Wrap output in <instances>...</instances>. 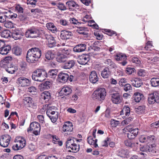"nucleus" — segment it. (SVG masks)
Here are the masks:
<instances>
[{
  "mask_svg": "<svg viewBox=\"0 0 159 159\" xmlns=\"http://www.w3.org/2000/svg\"><path fill=\"white\" fill-rule=\"evenodd\" d=\"M135 71L134 68L128 67L126 68L125 72L127 75H130L134 73Z\"/></svg>",
  "mask_w": 159,
  "mask_h": 159,
  "instance_id": "603ef678",
  "label": "nucleus"
},
{
  "mask_svg": "<svg viewBox=\"0 0 159 159\" xmlns=\"http://www.w3.org/2000/svg\"><path fill=\"white\" fill-rule=\"evenodd\" d=\"M148 102L150 104L159 102V92L154 91L149 94Z\"/></svg>",
  "mask_w": 159,
  "mask_h": 159,
  "instance_id": "39448f33",
  "label": "nucleus"
},
{
  "mask_svg": "<svg viewBox=\"0 0 159 159\" xmlns=\"http://www.w3.org/2000/svg\"><path fill=\"white\" fill-rule=\"evenodd\" d=\"M13 53L16 56H20L22 53V49L18 46H15L12 49Z\"/></svg>",
  "mask_w": 159,
  "mask_h": 159,
  "instance_id": "58836bf2",
  "label": "nucleus"
},
{
  "mask_svg": "<svg viewBox=\"0 0 159 159\" xmlns=\"http://www.w3.org/2000/svg\"><path fill=\"white\" fill-rule=\"evenodd\" d=\"M72 92V90L70 87L64 86L61 89L59 92V94L60 96H62V98H63L65 97V96H67L70 94Z\"/></svg>",
  "mask_w": 159,
  "mask_h": 159,
  "instance_id": "f8f14e48",
  "label": "nucleus"
},
{
  "mask_svg": "<svg viewBox=\"0 0 159 159\" xmlns=\"http://www.w3.org/2000/svg\"><path fill=\"white\" fill-rule=\"evenodd\" d=\"M52 85V83L49 81H46L41 84L39 88L40 91H42L45 89H48Z\"/></svg>",
  "mask_w": 159,
  "mask_h": 159,
  "instance_id": "b1692460",
  "label": "nucleus"
},
{
  "mask_svg": "<svg viewBox=\"0 0 159 159\" xmlns=\"http://www.w3.org/2000/svg\"><path fill=\"white\" fill-rule=\"evenodd\" d=\"M76 141V139L74 138H69L68 139L66 142V147L67 148L69 149L71 147L75 145Z\"/></svg>",
  "mask_w": 159,
  "mask_h": 159,
  "instance_id": "bb28decb",
  "label": "nucleus"
},
{
  "mask_svg": "<svg viewBox=\"0 0 159 159\" xmlns=\"http://www.w3.org/2000/svg\"><path fill=\"white\" fill-rule=\"evenodd\" d=\"M102 30V32H103L105 33L108 35L110 36H116L117 35L116 32L109 29H104Z\"/></svg>",
  "mask_w": 159,
  "mask_h": 159,
  "instance_id": "a19ab883",
  "label": "nucleus"
},
{
  "mask_svg": "<svg viewBox=\"0 0 159 159\" xmlns=\"http://www.w3.org/2000/svg\"><path fill=\"white\" fill-rule=\"evenodd\" d=\"M139 140L140 142L142 143L148 142L147 136L145 135H141L139 138Z\"/></svg>",
  "mask_w": 159,
  "mask_h": 159,
  "instance_id": "e2e57ef3",
  "label": "nucleus"
},
{
  "mask_svg": "<svg viewBox=\"0 0 159 159\" xmlns=\"http://www.w3.org/2000/svg\"><path fill=\"white\" fill-rule=\"evenodd\" d=\"M61 51L63 54L65 55L66 56L71 55V50L70 49H68L66 48H63Z\"/></svg>",
  "mask_w": 159,
  "mask_h": 159,
  "instance_id": "bf43d9fd",
  "label": "nucleus"
},
{
  "mask_svg": "<svg viewBox=\"0 0 159 159\" xmlns=\"http://www.w3.org/2000/svg\"><path fill=\"white\" fill-rule=\"evenodd\" d=\"M130 112V109L129 107L126 106H125L123 109L120 111V114H124L125 115V116L127 117L129 116Z\"/></svg>",
  "mask_w": 159,
  "mask_h": 159,
  "instance_id": "f704fd0d",
  "label": "nucleus"
},
{
  "mask_svg": "<svg viewBox=\"0 0 159 159\" xmlns=\"http://www.w3.org/2000/svg\"><path fill=\"white\" fill-rule=\"evenodd\" d=\"M52 122L55 123L56 121L58 118V113L57 112L54 114L52 115L48 116Z\"/></svg>",
  "mask_w": 159,
  "mask_h": 159,
  "instance_id": "de8ad7c7",
  "label": "nucleus"
},
{
  "mask_svg": "<svg viewBox=\"0 0 159 159\" xmlns=\"http://www.w3.org/2000/svg\"><path fill=\"white\" fill-rule=\"evenodd\" d=\"M46 26L48 30H51L52 33H55L57 31L56 27L52 23H48L46 25Z\"/></svg>",
  "mask_w": 159,
  "mask_h": 159,
  "instance_id": "72a5a7b5",
  "label": "nucleus"
},
{
  "mask_svg": "<svg viewBox=\"0 0 159 159\" xmlns=\"http://www.w3.org/2000/svg\"><path fill=\"white\" fill-rule=\"evenodd\" d=\"M75 64V61L73 60L66 61L63 65V68L65 69H70L74 66Z\"/></svg>",
  "mask_w": 159,
  "mask_h": 159,
  "instance_id": "2f4dec72",
  "label": "nucleus"
},
{
  "mask_svg": "<svg viewBox=\"0 0 159 159\" xmlns=\"http://www.w3.org/2000/svg\"><path fill=\"white\" fill-rule=\"evenodd\" d=\"M53 109L54 108H52V107H49L48 108L46 111V114L48 116L53 114L54 115V114L57 112L56 111L53 110Z\"/></svg>",
  "mask_w": 159,
  "mask_h": 159,
  "instance_id": "864d4df0",
  "label": "nucleus"
},
{
  "mask_svg": "<svg viewBox=\"0 0 159 159\" xmlns=\"http://www.w3.org/2000/svg\"><path fill=\"white\" fill-rule=\"evenodd\" d=\"M135 101L136 102H139L142 99L144 98L143 95L141 93L138 92H135L134 95Z\"/></svg>",
  "mask_w": 159,
  "mask_h": 159,
  "instance_id": "c756f323",
  "label": "nucleus"
},
{
  "mask_svg": "<svg viewBox=\"0 0 159 159\" xmlns=\"http://www.w3.org/2000/svg\"><path fill=\"white\" fill-rule=\"evenodd\" d=\"M11 47L10 45L6 43L5 45L0 50L1 54L4 55L7 54L11 50Z\"/></svg>",
  "mask_w": 159,
  "mask_h": 159,
  "instance_id": "5701e85b",
  "label": "nucleus"
},
{
  "mask_svg": "<svg viewBox=\"0 0 159 159\" xmlns=\"http://www.w3.org/2000/svg\"><path fill=\"white\" fill-rule=\"evenodd\" d=\"M15 142L17 143L20 148H23L26 145V140L24 138L21 137H16Z\"/></svg>",
  "mask_w": 159,
  "mask_h": 159,
  "instance_id": "6ab92c4d",
  "label": "nucleus"
},
{
  "mask_svg": "<svg viewBox=\"0 0 159 159\" xmlns=\"http://www.w3.org/2000/svg\"><path fill=\"white\" fill-rule=\"evenodd\" d=\"M54 57V54L51 51H48L46 53V58L48 60L52 59Z\"/></svg>",
  "mask_w": 159,
  "mask_h": 159,
  "instance_id": "79ce46f5",
  "label": "nucleus"
},
{
  "mask_svg": "<svg viewBox=\"0 0 159 159\" xmlns=\"http://www.w3.org/2000/svg\"><path fill=\"white\" fill-rule=\"evenodd\" d=\"M42 52L38 48H32L29 49L27 53L26 60L29 63H34L38 61L41 56Z\"/></svg>",
  "mask_w": 159,
  "mask_h": 159,
  "instance_id": "f03ea898",
  "label": "nucleus"
},
{
  "mask_svg": "<svg viewBox=\"0 0 159 159\" xmlns=\"http://www.w3.org/2000/svg\"><path fill=\"white\" fill-rule=\"evenodd\" d=\"M101 74L103 78H108L111 74V72L109 68L108 67H105L101 71Z\"/></svg>",
  "mask_w": 159,
  "mask_h": 159,
  "instance_id": "a878e982",
  "label": "nucleus"
},
{
  "mask_svg": "<svg viewBox=\"0 0 159 159\" xmlns=\"http://www.w3.org/2000/svg\"><path fill=\"white\" fill-rule=\"evenodd\" d=\"M124 90L126 92L130 91L132 89L131 85L129 84H126L123 86Z\"/></svg>",
  "mask_w": 159,
  "mask_h": 159,
  "instance_id": "680f3d73",
  "label": "nucleus"
},
{
  "mask_svg": "<svg viewBox=\"0 0 159 159\" xmlns=\"http://www.w3.org/2000/svg\"><path fill=\"white\" fill-rule=\"evenodd\" d=\"M69 78V75L66 73H60L58 75V80L61 83H65Z\"/></svg>",
  "mask_w": 159,
  "mask_h": 159,
  "instance_id": "aec40b11",
  "label": "nucleus"
},
{
  "mask_svg": "<svg viewBox=\"0 0 159 159\" xmlns=\"http://www.w3.org/2000/svg\"><path fill=\"white\" fill-rule=\"evenodd\" d=\"M5 22L4 26L6 28H11L13 27V24L11 21H7Z\"/></svg>",
  "mask_w": 159,
  "mask_h": 159,
  "instance_id": "774afa93",
  "label": "nucleus"
},
{
  "mask_svg": "<svg viewBox=\"0 0 159 159\" xmlns=\"http://www.w3.org/2000/svg\"><path fill=\"white\" fill-rule=\"evenodd\" d=\"M70 150H68L69 152H72L73 153H76L78 152L80 149V145L77 143L75 144V145L69 148Z\"/></svg>",
  "mask_w": 159,
  "mask_h": 159,
  "instance_id": "e433bc0d",
  "label": "nucleus"
},
{
  "mask_svg": "<svg viewBox=\"0 0 159 159\" xmlns=\"http://www.w3.org/2000/svg\"><path fill=\"white\" fill-rule=\"evenodd\" d=\"M140 150L142 152H150L151 151V150L150 149V148L148 145H146L140 148Z\"/></svg>",
  "mask_w": 159,
  "mask_h": 159,
  "instance_id": "052dcab7",
  "label": "nucleus"
},
{
  "mask_svg": "<svg viewBox=\"0 0 159 159\" xmlns=\"http://www.w3.org/2000/svg\"><path fill=\"white\" fill-rule=\"evenodd\" d=\"M12 38L15 40L20 39L21 38V32L19 30L15 29L12 32Z\"/></svg>",
  "mask_w": 159,
  "mask_h": 159,
  "instance_id": "c85d7f7f",
  "label": "nucleus"
},
{
  "mask_svg": "<svg viewBox=\"0 0 159 159\" xmlns=\"http://www.w3.org/2000/svg\"><path fill=\"white\" fill-rule=\"evenodd\" d=\"M88 28L85 27H77V31L79 34L84 35L87 34Z\"/></svg>",
  "mask_w": 159,
  "mask_h": 159,
  "instance_id": "c9c22d12",
  "label": "nucleus"
},
{
  "mask_svg": "<svg viewBox=\"0 0 159 159\" xmlns=\"http://www.w3.org/2000/svg\"><path fill=\"white\" fill-rule=\"evenodd\" d=\"M16 82L19 86L24 87L29 86L31 83V81L25 77H21L17 79Z\"/></svg>",
  "mask_w": 159,
  "mask_h": 159,
  "instance_id": "9d476101",
  "label": "nucleus"
},
{
  "mask_svg": "<svg viewBox=\"0 0 159 159\" xmlns=\"http://www.w3.org/2000/svg\"><path fill=\"white\" fill-rule=\"evenodd\" d=\"M28 131H33V133L35 135L40 134V124L38 122L34 121L31 123L29 128H28Z\"/></svg>",
  "mask_w": 159,
  "mask_h": 159,
  "instance_id": "423d86ee",
  "label": "nucleus"
},
{
  "mask_svg": "<svg viewBox=\"0 0 159 159\" xmlns=\"http://www.w3.org/2000/svg\"><path fill=\"white\" fill-rule=\"evenodd\" d=\"M10 32L7 30L3 31L1 34V36L4 38H7L10 36Z\"/></svg>",
  "mask_w": 159,
  "mask_h": 159,
  "instance_id": "3c124183",
  "label": "nucleus"
},
{
  "mask_svg": "<svg viewBox=\"0 0 159 159\" xmlns=\"http://www.w3.org/2000/svg\"><path fill=\"white\" fill-rule=\"evenodd\" d=\"M129 80L132 85L134 87L139 88L143 84L142 80L139 78H133L130 79Z\"/></svg>",
  "mask_w": 159,
  "mask_h": 159,
  "instance_id": "a211bd4d",
  "label": "nucleus"
},
{
  "mask_svg": "<svg viewBox=\"0 0 159 159\" xmlns=\"http://www.w3.org/2000/svg\"><path fill=\"white\" fill-rule=\"evenodd\" d=\"M145 106L143 105L139 106L136 109V112L139 114L143 113L145 112Z\"/></svg>",
  "mask_w": 159,
  "mask_h": 159,
  "instance_id": "c03bdc74",
  "label": "nucleus"
},
{
  "mask_svg": "<svg viewBox=\"0 0 159 159\" xmlns=\"http://www.w3.org/2000/svg\"><path fill=\"white\" fill-rule=\"evenodd\" d=\"M89 60V56L87 54H84L79 57L77 61L80 64L85 65L88 63Z\"/></svg>",
  "mask_w": 159,
  "mask_h": 159,
  "instance_id": "4468645a",
  "label": "nucleus"
},
{
  "mask_svg": "<svg viewBox=\"0 0 159 159\" xmlns=\"http://www.w3.org/2000/svg\"><path fill=\"white\" fill-rule=\"evenodd\" d=\"M28 92L30 93V95H35L37 93V89L34 86H31L28 88Z\"/></svg>",
  "mask_w": 159,
  "mask_h": 159,
  "instance_id": "09e8293b",
  "label": "nucleus"
},
{
  "mask_svg": "<svg viewBox=\"0 0 159 159\" xmlns=\"http://www.w3.org/2000/svg\"><path fill=\"white\" fill-rule=\"evenodd\" d=\"M57 6L58 8L61 11H65L67 9L65 5L64 4L61 2H59L57 3Z\"/></svg>",
  "mask_w": 159,
  "mask_h": 159,
  "instance_id": "6e6d98bb",
  "label": "nucleus"
},
{
  "mask_svg": "<svg viewBox=\"0 0 159 159\" xmlns=\"http://www.w3.org/2000/svg\"><path fill=\"white\" fill-rule=\"evenodd\" d=\"M128 153L127 151L123 149H121L119 151L118 155L120 157L125 158L127 157Z\"/></svg>",
  "mask_w": 159,
  "mask_h": 159,
  "instance_id": "49530a36",
  "label": "nucleus"
},
{
  "mask_svg": "<svg viewBox=\"0 0 159 159\" xmlns=\"http://www.w3.org/2000/svg\"><path fill=\"white\" fill-rule=\"evenodd\" d=\"M98 140L96 139L94 140L92 136H89L87 138V142L90 145H93V147L97 148L98 147L97 143Z\"/></svg>",
  "mask_w": 159,
  "mask_h": 159,
  "instance_id": "473e14b6",
  "label": "nucleus"
},
{
  "mask_svg": "<svg viewBox=\"0 0 159 159\" xmlns=\"http://www.w3.org/2000/svg\"><path fill=\"white\" fill-rule=\"evenodd\" d=\"M18 18L20 21H22L27 20L28 18L26 15L23 13L20 14L19 15Z\"/></svg>",
  "mask_w": 159,
  "mask_h": 159,
  "instance_id": "5fc2aeb1",
  "label": "nucleus"
},
{
  "mask_svg": "<svg viewBox=\"0 0 159 159\" xmlns=\"http://www.w3.org/2000/svg\"><path fill=\"white\" fill-rule=\"evenodd\" d=\"M114 57L116 61H121L120 63L122 66H124L127 64V57L125 54L120 53L116 54Z\"/></svg>",
  "mask_w": 159,
  "mask_h": 159,
  "instance_id": "1a4fd4ad",
  "label": "nucleus"
},
{
  "mask_svg": "<svg viewBox=\"0 0 159 159\" xmlns=\"http://www.w3.org/2000/svg\"><path fill=\"white\" fill-rule=\"evenodd\" d=\"M57 74V71L56 70H50L47 74L44 69H37L33 72L32 78L34 80L41 82L45 80L48 76L50 78H55Z\"/></svg>",
  "mask_w": 159,
  "mask_h": 159,
  "instance_id": "f257e3e1",
  "label": "nucleus"
},
{
  "mask_svg": "<svg viewBox=\"0 0 159 159\" xmlns=\"http://www.w3.org/2000/svg\"><path fill=\"white\" fill-rule=\"evenodd\" d=\"M11 139V136L8 134L2 135L0 138V145L3 148L8 147Z\"/></svg>",
  "mask_w": 159,
  "mask_h": 159,
  "instance_id": "6e6552de",
  "label": "nucleus"
},
{
  "mask_svg": "<svg viewBox=\"0 0 159 159\" xmlns=\"http://www.w3.org/2000/svg\"><path fill=\"white\" fill-rule=\"evenodd\" d=\"M66 56L63 54H61L57 56L56 58L57 61L59 62H64L66 61Z\"/></svg>",
  "mask_w": 159,
  "mask_h": 159,
  "instance_id": "37998d69",
  "label": "nucleus"
},
{
  "mask_svg": "<svg viewBox=\"0 0 159 159\" xmlns=\"http://www.w3.org/2000/svg\"><path fill=\"white\" fill-rule=\"evenodd\" d=\"M24 102L28 107L33 109L37 108V104L35 102L33 98L30 97H25L24 98Z\"/></svg>",
  "mask_w": 159,
  "mask_h": 159,
  "instance_id": "9b49d317",
  "label": "nucleus"
},
{
  "mask_svg": "<svg viewBox=\"0 0 159 159\" xmlns=\"http://www.w3.org/2000/svg\"><path fill=\"white\" fill-rule=\"evenodd\" d=\"M51 94L49 91H44L41 94V98L45 101H48L51 98Z\"/></svg>",
  "mask_w": 159,
  "mask_h": 159,
  "instance_id": "7c9ffc66",
  "label": "nucleus"
},
{
  "mask_svg": "<svg viewBox=\"0 0 159 159\" xmlns=\"http://www.w3.org/2000/svg\"><path fill=\"white\" fill-rule=\"evenodd\" d=\"M152 46V42L150 41H148L146 44L144 48V49L146 51H148Z\"/></svg>",
  "mask_w": 159,
  "mask_h": 159,
  "instance_id": "69168bd1",
  "label": "nucleus"
},
{
  "mask_svg": "<svg viewBox=\"0 0 159 159\" xmlns=\"http://www.w3.org/2000/svg\"><path fill=\"white\" fill-rule=\"evenodd\" d=\"M107 94L106 89L104 88H100L95 90L92 94L93 99L99 101L104 100Z\"/></svg>",
  "mask_w": 159,
  "mask_h": 159,
  "instance_id": "7ed1b4c3",
  "label": "nucleus"
},
{
  "mask_svg": "<svg viewBox=\"0 0 159 159\" xmlns=\"http://www.w3.org/2000/svg\"><path fill=\"white\" fill-rule=\"evenodd\" d=\"M147 72L144 69H140L138 70L137 74L139 76L144 77L147 75Z\"/></svg>",
  "mask_w": 159,
  "mask_h": 159,
  "instance_id": "8fccbe9b",
  "label": "nucleus"
},
{
  "mask_svg": "<svg viewBox=\"0 0 159 159\" xmlns=\"http://www.w3.org/2000/svg\"><path fill=\"white\" fill-rule=\"evenodd\" d=\"M105 63L109 65L111 68H116L117 66L116 64L111 59H107L105 61Z\"/></svg>",
  "mask_w": 159,
  "mask_h": 159,
  "instance_id": "a18cd8bd",
  "label": "nucleus"
},
{
  "mask_svg": "<svg viewBox=\"0 0 159 159\" xmlns=\"http://www.w3.org/2000/svg\"><path fill=\"white\" fill-rule=\"evenodd\" d=\"M16 10L18 13H23L24 9L20 4H17L15 7Z\"/></svg>",
  "mask_w": 159,
  "mask_h": 159,
  "instance_id": "13d9d810",
  "label": "nucleus"
},
{
  "mask_svg": "<svg viewBox=\"0 0 159 159\" xmlns=\"http://www.w3.org/2000/svg\"><path fill=\"white\" fill-rule=\"evenodd\" d=\"M62 131L64 132L68 133L71 132L73 130V125L71 122L69 121L66 122L62 128Z\"/></svg>",
  "mask_w": 159,
  "mask_h": 159,
  "instance_id": "f3484780",
  "label": "nucleus"
},
{
  "mask_svg": "<svg viewBox=\"0 0 159 159\" xmlns=\"http://www.w3.org/2000/svg\"><path fill=\"white\" fill-rule=\"evenodd\" d=\"M138 132V128L133 129L127 133V137L130 139H133L137 136Z\"/></svg>",
  "mask_w": 159,
  "mask_h": 159,
  "instance_id": "4be33fe9",
  "label": "nucleus"
},
{
  "mask_svg": "<svg viewBox=\"0 0 159 159\" xmlns=\"http://www.w3.org/2000/svg\"><path fill=\"white\" fill-rule=\"evenodd\" d=\"M44 34L45 37H42V38H45L48 40V46L49 47L52 48L56 46V42L54 38L52 36L45 34Z\"/></svg>",
  "mask_w": 159,
  "mask_h": 159,
  "instance_id": "ddd939ff",
  "label": "nucleus"
},
{
  "mask_svg": "<svg viewBox=\"0 0 159 159\" xmlns=\"http://www.w3.org/2000/svg\"><path fill=\"white\" fill-rule=\"evenodd\" d=\"M66 6L68 7L70 11H74L75 9H78L79 6L78 4L73 0H69L66 2Z\"/></svg>",
  "mask_w": 159,
  "mask_h": 159,
  "instance_id": "dca6fc26",
  "label": "nucleus"
},
{
  "mask_svg": "<svg viewBox=\"0 0 159 159\" xmlns=\"http://www.w3.org/2000/svg\"><path fill=\"white\" fill-rule=\"evenodd\" d=\"M111 124L112 127H116L120 124L119 121L116 120H111Z\"/></svg>",
  "mask_w": 159,
  "mask_h": 159,
  "instance_id": "338daca9",
  "label": "nucleus"
},
{
  "mask_svg": "<svg viewBox=\"0 0 159 159\" xmlns=\"http://www.w3.org/2000/svg\"><path fill=\"white\" fill-rule=\"evenodd\" d=\"M18 70L17 66L12 64L8 65L7 68L6 69V70L8 73L12 74Z\"/></svg>",
  "mask_w": 159,
  "mask_h": 159,
  "instance_id": "cd10ccee",
  "label": "nucleus"
},
{
  "mask_svg": "<svg viewBox=\"0 0 159 159\" xmlns=\"http://www.w3.org/2000/svg\"><path fill=\"white\" fill-rule=\"evenodd\" d=\"M52 142L54 143L57 144L60 146H61L62 145V141H60V139L56 135H53L52 137Z\"/></svg>",
  "mask_w": 159,
  "mask_h": 159,
  "instance_id": "ea45409f",
  "label": "nucleus"
},
{
  "mask_svg": "<svg viewBox=\"0 0 159 159\" xmlns=\"http://www.w3.org/2000/svg\"><path fill=\"white\" fill-rule=\"evenodd\" d=\"M72 36V33L70 31L63 30L61 32L60 37L63 40L69 39Z\"/></svg>",
  "mask_w": 159,
  "mask_h": 159,
  "instance_id": "2eb2a0df",
  "label": "nucleus"
},
{
  "mask_svg": "<svg viewBox=\"0 0 159 159\" xmlns=\"http://www.w3.org/2000/svg\"><path fill=\"white\" fill-rule=\"evenodd\" d=\"M12 59V58L11 56H7L4 58L3 60H2L1 62L2 63L4 62L6 63H10Z\"/></svg>",
  "mask_w": 159,
  "mask_h": 159,
  "instance_id": "4d7b16f0",
  "label": "nucleus"
},
{
  "mask_svg": "<svg viewBox=\"0 0 159 159\" xmlns=\"http://www.w3.org/2000/svg\"><path fill=\"white\" fill-rule=\"evenodd\" d=\"M45 34L43 31L39 30L35 28H32L28 29L25 33L27 38H36L38 37H42L41 35Z\"/></svg>",
  "mask_w": 159,
  "mask_h": 159,
  "instance_id": "20e7f679",
  "label": "nucleus"
},
{
  "mask_svg": "<svg viewBox=\"0 0 159 159\" xmlns=\"http://www.w3.org/2000/svg\"><path fill=\"white\" fill-rule=\"evenodd\" d=\"M86 49V45L85 44H79L73 48V50L75 52H80L85 51Z\"/></svg>",
  "mask_w": 159,
  "mask_h": 159,
  "instance_id": "412c9836",
  "label": "nucleus"
},
{
  "mask_svg": "<svg viewBox=\"0 0 159 159\" xmlns=\"http://www.w3.org/2000/svg\"><path fill=\"white\" fill-rule=\"evenodd\" d=\"M125 144L126 146L133 148L134 147H135L138 144V143L137 142H132L130 140H127L125 141Z\"/></svg>",
  "mask_w": 159,
  "mask_h": 159,
  "instance_id": "4c0bfd02",
  "label": "nucleus"
},
{
  "mask_svg": "<svg viewBox=\"0 0 159 159\" xmlns=\"http://www.w3.org/2000/svg\"><path fill=\"white\" fill-rule=\"evenodd\" d=\"M89 79L90 81L93 83H95L98 81V77L95 71H93L91 72Z\"/></svg>",
  "mask_w": 159,
  "mask_h": 159,
  "instance_id": "393cba45",
  "label": "nucleus"
},
{
  "mask_svg": "<svg viewBox=\"0 0 159 159\" xmlns=\"http://www.w3.org/2000/svg\"><path fill=\"white\" fill-rule=\"evenodd\" d=\"M112 102L116 104H120L122 102L123 99L121 94L118 92L113 93L111 94Z\"/></svg>",
  "mask_w": 159,
  "mask_h": 159,
  "instance_id": "0eeeda50",
  "label": "nucleus"
},
{
  "mask_svg": "<svg viewBox=\"0 0 159 159\" xmlns=\"http://www.w3.org/2000/svg\"><path fill=\"white\" fill-rule=\"evenodd\" d=\"M132 120L133 118L132 117H129L126 119L122 121L121 123V124L122 125H127L129 124L130 122L132 121Z\"/></svg>",
  "mask_w": 159,
  "mask_h": 159,
  "instance_id": "0e129e2a",
  "label": "nucleus"
}]
</instances>
